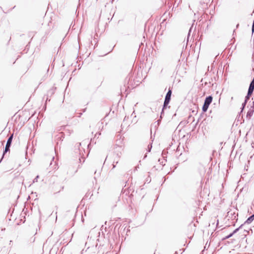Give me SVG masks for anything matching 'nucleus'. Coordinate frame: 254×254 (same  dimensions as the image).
Listing matches in <instances>:
<instances>
[{
  "label": "nucleus",
  "instance_id": "nucleus-1",
  "mask_svg": "<svg viewBox=\"0 0 254 254\" xmlns=\"http://www.w3.org/2000/svg\"><path fill=\"white\" fill-rule=\"evenodd\" d=\"M212 97L211 96H209L206 98L204 104L202 107V110L203 112H205L207 110L209 105L212 102Z\"/></svg>",
  "mask_w": 254,
  "mask_h": 254
},
{
  "label": "nucleus",
  "instance_id": "nucleus-2",
  "mask_svg": "<svg viewBox=\"0 0 254 254\" xmlns=\"http://www.w3.org/2000/svg\"><path fill=\"white\" fill-rule=\"evenodd\" d=\"M171 94H172V91L171 89H169L166 95V97H165V101H164V108L166 107L169 103L170 99H171Z\"/></svg>",
  "mask_w": 254,
  "mask_h": 254
},
{
  "label": "nucleus",
  "instance_id": "nucleus-3",
  "mask_svg": "<svg viewBox=\"0 0 254 254\" xmlns=\"http://www.w3.org/2000/svg\"><path fill=\"white\" fill-rule=\"evenodd\" d=\"M254 90V78L253 79L252 81L251 82L250 87L249 88L248 95H247V98H249L250 96L252 95L253 94V92Z\"/></svg>",
  "mask_w": 254,
  "mask_h": 254
},
{
  "label": "nucleus",
  "instance_id": "nucleus-4",
  "mask_svg": "<svg viewBox=\"0 0 254 254\" xmlns=\"http://www.w3.org/2000/svg\"><path fill=\"white\" fill-rule=\"evenodd\" d=\"M12 138H13V134H12L9 137V138L7 140V143H6V146H5V151H4V154L7 151H9V147L10 146V145H11V141H12Z\"/></svg>",
  "mask_w": 254,
  "mask_h": 254
},
{
  "label": "nucleus",
  "instance_id": "nucleus-5",
  "mask_svg": "<svg viewBox=\"0 0 254 254\" xmlns=\"http://www.w3.org/2000/svg\"><path fill=\"white\" fill-rule=\"evenodd\" d=\"M254 220V214L249 217L247 220L245 221V223L247 224H251Z\"/></svg>",
  "mask_w": 254,
  "mask_h": 254
},
{
  "label": "nucleus",
  "instance_id": "nucleus-6",
  "mask_svg": "<svg viewBox=\"0 0 254 254\" xmlns=\"http://www.w3.org/2000/svg\"><path fill=\"white\" fill-rule=\"evenodd\" d=\"M238 229H236L232 233L230 234V235H228L227 236H226L224 239H227L228 238H229L230 237H231V236H233V235L237 231H238Z\"/></svg>",
  "mask_w": 254,
  "mask_h": 254
},
{
  "label": "nucleus",
  "instance_id": "nucleus-7",
  "mask_svg": "<svg viewBox=\"0 0 254 254\" xmlns=\"http://www.w3.org/2000/svg\"><path fill=\"white\" fill-rule=\"evenodd\" d=\"M254 22H253V31H254Z\"/></svg>",
  "mask_w": 254,
  "mask_h": 254
},
{
  "label": "nucleus",
  "instance_id": "nucleus-8",
  "mask_svg": "<svg viewBox=\"0 0 254 254\" xmlns=\"http://www.w3.org/2000/svg\"><path fill=\"white\" fill-rule=\"evenodd\" d=\"M231 100H233V97H231Z\"/></svg>",
  "mask_w": 254,
  "mask_h": 254
}]
</instances>
